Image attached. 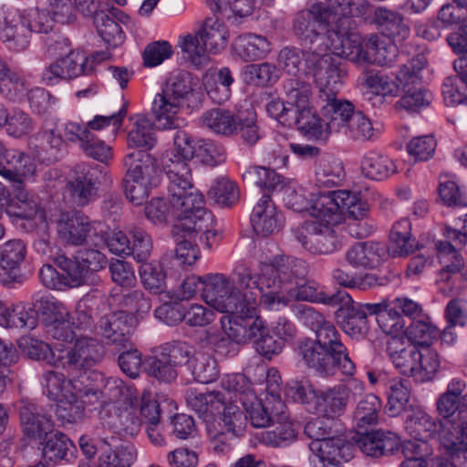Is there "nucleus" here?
<instances>
[{
  "instance_id": "obj_43",
  "label": "nucleus",
  "mask_w": 467,
  "mask_h": 467,
  "mask_svg": "<svg viewBox=\"0 0 467 467\" xmlns=\"http://www.w3.org/2000/svg\"><path fill=\"white\" fill-rule=\"evenodd\" d=\"M418 248L411 238V225L409 220L398 221L391 229L388 251L393 256H407Z\"/></svg>"
},
{
  "instance_id": "obj_14",
  "label": "nucleus",
  "mask_w": 467,
  "mask_h": 467,
  "mask_svg": "<svg viewBox=\"0 0 467 467\" xmlns=\"http://www.w3.org/2000/svg\"><path fill=\"white\" fill-rule=\"evenodd\" d=\"M309 449L315 467H343L341 462L351 460L355 451L354 445L337 434L325 441H312Z\"/></svg>"
},
{
  "instance_id": "obj_26",
  "label": "nucleus",
  "mask_w": 467,
  "mask_h": 467,
  "mask_svg": "<svg viewBox=\"0 0 467 467\" xmlns=\"http://www.w3.org/2000/svg\"><path fill=\"white\" fill-rule=\"evenodd\" d=\"M36 166L28 154L18 150H11L5 161H0V176L12 186H19L35 175Z\"/></svg>"
},
{
  "instance_id": "obj_55",
  "label": "nucleus",
  "mask_w": 467,
  "mask_h": 467,
  "mask_svg": "<svg viewBox=\"0 0 467 467\" xmlns=\"http://www.w3.org/2000/svg\"><path fill=\"white\" fill-rule=\"evenodd\" d=\"M103 452L99 456L100 467H130L135 460V451L132 446H121L112 451L109 437H100Z\"/></svg>"
},
{
  "instance_id": "obj_58",
  "label": "nucleus",
  "mask_w": 467,
  "mask_h": 467,
  "mask_svg": "<svg viewBox=\"0 0 467 467\" xmlns=\"http://www.w3.org/2000/svg\"><path fill=\"white\" fill-rule=\"evenodd\" d=\"M284 90L287 103L294 106L295 109L312 105L313 92L310 83L291 78L285 81Z\"/></svg>"
},
{
  "instance_id": "obj_45",
  "label": "nucleus",
  "mask_w": 467,
  "mask_h": 467,
  "mask_svg": "<svg viewBox=\"0 0 467 467\" xmlns=\"http://www.w3.org/2000/svg\"><path fill=\"white\" fill-rule=\"evenodd\" d=\"M345 171L342 162L331 156L321 157L315 169V182L320 187H335L343 182Z\"/></svg>"
},
{
  "instance_id": "obj_32",
  "label": "nucleus",
  "mask_w": 467,
  "mask_h": 467,
  "mask_svg": "<svg viewBox=\"0 0 467 467\" xmlns=\"http://www.w3.org/2000/svg\"><path fill=\"white\" fill-rule=\"evenodd\" d=\"M199 234H192V236L188 233L181 235H173L176 237L177 246L174 252L166 254L161 258V265L172 267H184L192 265L200 258L201 252L196 244V238Z\"/></svg>"
},
{
  "instance_id": "obj_3",
  "label": "nucleus",
  "mask_w": 467,
  "mask_h": 467,
  "mask_svg": "<svg viewBox=\"0 0 467 467\" xmlns=\"http://www.w3.org/2000/svg\"><path fill=\"white\" fill-rule=\"evenodd\" d=\"M203 94L192 88L190 74L185 71L173 73L166 80L151 104V112L158 125L163 130L179 127L177 114L186 106L196 109L202 104Z\"/></svg>"
},
{
  "instance_id": "obj_54",
  "label": "nucleus",
  "mask_w": 467,
  "mask_h": 467,
  "mask_svg": "<svg viewBox=\"0 0 467 467\" xmlns=\"http://www.w3.org/2000/svg\"><path fill=\"white\" fill-rule=\"evenodd\" d=\"M346 258L354 267H374L380 261L379 245L372 242L358 243L348 251Z\"/></svg>"
},
{
  "instance_id": "obj_17",
  "label": "nucleus",
  "mask_w": 467,
  "mask_h": 467,
  "mask_svg": "<svg viewBox=\"0 0 467 467\" xmlns=\"http://www.w3.org/2000/svg\"><path fill=\"white\" fill-rule=\"evenodd\" d=\"M88 63L89 58L84 52L71 51L44 70L42 74L43 81L47 85H55L61 79L89 74L92 72V66H88Z\"/></svg>"
},
{
  "instance_id": "obj_36",
  "label": "nucleus",
  "mask_w": 467,
  "mask_h": 467,
  "mask_svg": "<svg viewBox=\"0 0 467 467\" xmlns=\"http://www.w3.org/2000/svg\"><path fill=\"white\" fill-rule=\"evenodd\" d=\"M292 118L293 124L306 137L318 140L327 139L326 123L317 116L312 105L294 109Z\"/></svg>"
},
{
  "instance_id": "obj_38",
  "label": "nucleus",
  "mask_w": 467,
  "mask_h": 467,
  "mask_svg": "<svg viewBox=\"0 0 467 467\" xmlns=\"http://www.w3.org/2000/svg\"><path fill=\"white\" fill-rule=\"evenodd\" d=\"M374 21L382 33L394 41L400 42L410 36V27L404 23L402 15L386 7H378L374 12Z\"/></svg>"
},
{
  "instance_id": "obj_15",
  "label": "nucleus",
  "mask_w": 467,
  "mask_h": 467,
  "mask_svg": "<svg viewBox=\"0 0 467 467\" xmlns=\"http://www.w3.org/2000/svg\"><path fill=\"white\" fill-rule=\"evenodd\" d=\"M99 172L98 166L87 163L75 165L66 184V190L74 204L82 207L96 199Z\"/></svg>"
},
{
  "instance_id": "obj_35",
  "label": "nucleus",
  "mask_w": 467,
  "mask_h": 467,
  "mask_svg": "<svg viewBox=\"0 0 467 467\" xmlns=\"http://www.w3.org/2000/svg\"><path fill=\"white\" fill-rule=\"evenodd\" d=\"M233 48L244 61H254L266 57L271 50V43L264 36L247 33L234 40Z\"/></svg>"
},
{
  "instance_id": "obj_64",
  "label": "nucleus",
  "mask_w": 467,
  "mask_h": 467,
  "mask_svg": "<svg viewBox=\"0 0 467 467\" xmlns=\"http://www.w3.org/2000/svg\"><path fill=\"white\" fill-rule=\"evenodd\" d=\"M194 379L202 384L215 380L219 370L214 358L207 354H198L192 358L189 368Z\"/></svg>"
},
{
  "instance_id": "obj_63",
  "label": "nucleus",
  "mask_w": 467,
  "mask_h": 467,
  "mask_svg": "<svg viewBox=\"0 0 467 467\" xmlns=\"http://www.w3.org/2000/svg\"><path fill=\"white\" fill-rule=\"evenodd\" d=\"M242 405L249 418L251 424L255 428H265L270 425L273 416L267 411L262 401L257 399L254 391H248L242 400Z\"/></svg>"
},
{
  "instance_id": "obj_60",
  "label": "nucleus",
  "mask_w": 467,
  "mask_h": 467,
  "mask_svg": "<svg viewBox=\"0 0 467 467\" xmlns=\"http://www.w3.org/2000/svg\"><path fill=\"white\" fill-rule=\"evenodd\" d=\"M406 334L412 345L429 348L439 337L440 330L426 317L412 321Z\"/></svg>"
},
{
  "instance_id": "obj_23",
  "label": "nucleus",
  "mask_w": 467,
  "mask_h": 467,
  "mask_svg": "<svg viewBox=\"0 0 467 467\" xmlns=\"http://www.w3.org/2000/svg\"><path fill=\"white\" fill-rule=\"evenodd\" d=\"M341 190L319 194L310 207V214L320 225L337 226L345 221L343 202H339L338 193Z\"/></svg>"
},
{
  "instance_id": "obj_18",
  "label": "nucleus",
  "mask_w": 467,
  "mask_h": 467,
  "mask_svg": "<svg viewBox=\"0 0 467 467\" xmlns=\"http://www.w3.org/2000/svg\"><path fill=\"white\" fill-rule=\"evenodd\" d=\"M0 40L9 50L16 52L24 51L29 47V29L26 27L21 9L5 11L0 18Z\"/></svg>"
},
{
  "instance_id": "obj_25",
  "label": "nucleus",
  "mask_w": 467,
  "mask_h": 467,
  "mask_svg": "<svg viewBox=\"0 0 467 467\" xmlns=\"http://www.w3.org/2000/svg\"><path fill=\"white\" fill-rule=\"evenodd\" d=\"M322 103V112L327 119L326 127L327 137L331 133H343L348 124V120L355 114L354 106L347 100L337 99L334 96L319 95Z\"/></svg>"
},
{
  "instance_id": "obj_59",
  "label": "nucleus",
  "mask_w": 467,
  "mask_h": 467,
  "mask_svg": "<svg viewBox=\"0 0 467 467\" xmlns=\"http://www.w3.org/2000/svg\"><path fill=\"white\" fill-rule=\"evenodd\" d=\"M440 364L437 351L429 348L423 350L419 349L414 380L421 383L432 380L439 370Z\"/></svg>"
},
{
  "instance_id": "obj_4",
  "label": "nucleus",
  "mask_w": 467,
  "mask_h": 467,
  "mask_svg": "<svg viewBox=\"0 0 467 467\" xmlns=\"http://www.w3.org/2000/svg\"><path fill=\"white\" fill-rule=\"evenodd\" d=\"M307 274L305 261L289 256L276 258L274 264H264L256 272L261 304L272 309L275 304H285L284 293Z\"/></svg>"
},
{
  "instance_id": "obj_51",
  "label": "nucleus",
  "mask_w": 467,
  "mask_h": 467,
  "mask_svg": "<svg viewBox=\"0 0 467 467\" xmlns=\"http://www.w3.org/2000/svg\"><path fill=\"white\" fill-rule=\"evenodd\" d=\"M253 317L252 316H248ZM241 323L237 321H230L229 331L227 332L229 337H231L234 341L237 343H246L248 340H252L254 344V339L262 337L265 332H267L268 328L263 319L260 317H256L254 319L252 318H244L245 317H241Z\"/></svg>"
},
{
  "instance_id": "obj_6",
  "label": "nucleus",
  "mask_w": 467,
  "mask_h": 467,
  "mask_svg": "<svg viewBox=\"0 0 467 467\" xmlns=\"http://www.w3.org/2000/svg\"><path fill=\"white\" fill-rule=\"evenodd\" d=\"M127 168L122 184L127 199L135 205L142 204L152 188L160 182L156 160L145 150H133L123 159Z\"/></svg>"
},
{
  "instance_id": "obj_29",
  "label": "nucleus",
  "mask_w": 467,
  "mask_h": 467,
  "mask_svg": "<svg viewBox=\"0 0 467 467\" xmlns=\"http://www.w3.org/2000/svg\"><path fill=\"white\" fill-rule=\"evenodd\" d=\"M251 224L257 235L268 236L279 231L282 226V215L268 194H264L251 213Z\"/></svg>"
},
{
  "instance_id": "obj_28",
  "label": "nucleus",
  "mask_w": 467,
  "mask_h": 467,
  "mask_svg": "<svg viewBox=\"0 0 467 467\" xmlns=\"http://www.w3.org/2000/svg\"><path fill=\"white\" fill-rule=\"evenodd\" d=\"M360 451L370 457L378 458L387 454H392L400 449V438L391 431H358L356 440Z\"/></svg>"
},
{
  "instance_id": "obj_40",
  "label": "nucleus",
  "mask_w": 467,
  "mask_h": 467,
  "mask_svg": "<svg viewBox=\"0 0 467 467\" xmlns=\"http://www.w3.org/2000/svg\"><path fill=\"white\" fill-rule=\"evenodd\" d=\"M75 446L67 435L56 431L47 435L39 442V449L46 460L57 463L60 461H69Z\"/></svg>"
},
{
  "instance_id": "obj_7",
  "label": "nucleus",
  "mask_w": 467,
  "mask_h": 467,
  "mask_svg": "<svg viewBox=\"0 0 467 467\" xmlns=\"http://www.w3.org/2000/svg\"><path fill=\"white\" fill-rule=\"evenodd\" d=\"M330 15L323 4H315L309 9L297 13L293 30L307 51H328L331 32Z\"/></svg>"
},
{
  "instance_id": "obj_39",
  "label": "nucleus",
  "mask_w": 467,
  "mask_h": 467,
  "mask_svg": "<svg viewBox=\"0 0 467 467\" xmlns=\"http://www.w3.org/2000/svg\"><path fill=\"white\" fill-rule=\"evenodd\" d=\"M233 398V396L226 398L223 393L218 390L203 393L192 388L188 389L185 393L187 405L200 416L219 410L228 400H231Z\"/></svg>"
},
{
  "instance_id": "obj_8",
  "label": "nucleus",
  "mask_w": 467,
  "mask_h": 467,
  "mask_svg": "<svg viewBox=\"0 0 467 467\" xmlns=\"http://www.w3.org/2000/svg\"><path fill=\"white\" fill-rule=\"evenodd\" d=\"M306 69L313 75L320 95L337 94L348 76L347 64L340 57L322 50L307 51Z\"/></svg>"
},
{
  "instance_id": "obj_48",
  "label": "nucleus",
  "mask_w": 467,
  "mask_h": 467,
  "mask_svg": "<svg viewBox=\"0 0 467 467\" xmlns=\"http://www.w3.org/2000/svg\"><path fill=\"white\" fill-rule=\"evenodd\" d=\"M203 126L216 134L233 136L237 134L236 114L223 109H212L202 116Z\"/></svg>"
},
{
  "instance_id": "obj_62",
  "label": "nucleus",
  "mask_w": 467,
  "mask_h": 467,
  "mask_svg": "<svg viewBox=\"0 0 467 467\" xmlns=\"http://www.w3.org/2000/svg\"><path fill=\"white\" fill-rule=\"evenodd\" d=\"M244 75L248 84L257 87L272 85L279 78L278 69L274 64L268 62L245 66Z\"/></svg>"
},
{
  "instance_id": "obj_21",
  "label": "nucleus",
  "mask_w": 467,
  "mask_h": 467,
  "mask_svg": "<svg viewBox=\"0 0 467 467\" xmlns=\"http://www.w3.org/2000/svg\"><path fill=\"white\" fill-rule=\"evenodd\" d=\"M26 245L21 239H11L0 245V283L20 281L21 265L26 257Z\"/></svg>"
},
{
  "instance_id": "obj_47",
  "label": "nucleus",
  "mask_w": 467,
  "mask_h": 467,
  "mask_svg": "<svg viewBox=\"0 0 467 467\" xmlns=\"http://www.w3.org/2000/svg\"><path fill=\"white\" fill-rule=\"evenodd\" d=\"M462 426H455L451 420H439V428L436 436L441 445L447 451L451 458L461 453L467 452V446L462 442L466 441L464 435L461 433Z\"/></svg>"
},
{
  "instance_id": "obj_41",
  "label": "nucleus",
  "mask_w": 467,
  "mask_h": 467,
  "mask_svg": "<svg viewBox=\"0 0 467 467\" xmlns=\"http://www.w3.org/2000/svg\"><path fill=\"white\" fill-rule=\"evenodd\" d=\"M388 397L387 409L391 416H397L406 410L411 397L410 380L402 378H392L385 383Z\"/></svg>"
},
{
  "instance_id": "obj_33",
  "label": "nucleus",
  "mask_w": 467,
  "mask_h": 467,
  "mask_svg": "<svg viewBox=\"0 0 467 467\" xmlns=\"http://www.w3.org/2000/svg\"><path fill=\"white\" fill-rule=\"evenodd\" d=\"M291 297L301 301H309L316 303H323L331 306H337V300L348 299L345 290H338L332 295H327L323 291V287L313 280H299L295 286L289 287L285 292Z\"/></svg>"
},
{
  "instance_id": "obj_2",
  "label": "nucleus",
  "mask_w": 467,
  "mask_h": 467,
  "mask_svg": "<svg viewBox=\"0 0 467 467\" xmlns=\"http://www.w3.org/2000/svg\"><path fill=\"white\" fill-rule=\"evenodd\" d=\"M257 279L256 272L243 264L236 265L230 275L208 274L203 276L202 297L219 312L252 316L261 303Z\"/></svg>"
},
{
  "instance_id": "obj_1",
  "label": "nucleus",
  "mask_w": 467,
  "mask_h": 467,
  "mask_svg": "<svg viewBox=\"0 0 467 467\" xmlns=\"http://www.w3.org/2000/svg\"><path fill=\"white\" fill-rule=\"evenodd\" d=\"M299 317L315 333V338L304 337L296 345V354L305 366L321 377L332 376L337 369L353 376L355 363L333 322L311 306H303Z\"/></svg>"
},
{
  "instance_id": "obj_34",
  "label": "nucleus",
  "mask_w": 467,
  "mask_h": 467,
  "mask_svg": "<svg viewBox=\"0 0 467 467\" xmlns=\"http://www.w3.org/2000/svg\"><path fill=\"white\" fill-rule=\"evenodd\" d=\"M387 354L395 368L403 375L414 379L419 348L414 345L405 347L400 337H390L387 342Z\"/></svg>"
},
{
  "instance_id": "obj_27",
  "label": "nucleus",
  "mask_w": 467,
  "mask_h": 467,
  "mask_svg": "<svg viewBox=\"0 0 467 467\" xmlns=\"http://www.w3.org/2000/svg\"><path fill=\"white\" fill-rule=\"evenodd\" d=\"M191 161L171 152L163 156L162 167L168 178L169 195L180 194L182 190L191 189L192 184Z\"/></svg>"
},
{
  "instance_id": "obj_24",
  "label": "nucleus",
  "mask_w": 467,
  "mask_h": 467,
  "mask_svg": "<svg viewBox=\"0 0 467 467\" xmlns=\"http://www.w3.org/2000/svg\"><path fill=\"white\" fill-rule=\"evenodd\" d=\"M93 229L89 218L78 212L62 213L57 223L59 238L73 245L83 244Z\"/></svg>"
},
{
  "instance_id": "obj_37",
  "label": "nucleus",
  "mask_w": 467,
  "mask_h": 467,
  "mask_svg": "<svg viewBox=\"0 0 467 467\" xmlns=\"http://www.w3.org/2000/svg\"><path fill=\"white\" fill-rule=\"evenodd\" d=\"M85 391L66 394L65 400H57L56 415L62 423H75L80 420L85 413V404L89 403V400H95L92 395H85Z\"/></svg>"
},
{
  "instance_id": "obj_20",
  "label": "nucleus",
  "mask_w": 467,
  "mask_h": 467,
  "mask_svg": "<svg viewBox=\"0 0 467 467\" xmlns=\"http://www.w3.org/2000/svg\"><path fill=\"white\" fill-rule=\"evenodd\" d=\"M19 418L23 433L38 443L53 431L51 415L35 403H23L19 409Z\"/></svg>"
},
{
  "instance_id": "obj_19",
  "label": "nucleus",
  "mask_w": 467,
  "mask_h": 467,
  "mask_svg": "<svg viewBox=\"0 0 467 467\" xmlns=\"http://www.w3.org/2000/svg\"><path fill=\"white\" fill-rule=\"evenodd\" d=\"M134 327V317L126 311L109 313L99 321V333L107 344L125 348Z\"/></svg>"
},
{
  "instance_id": "obj_9",
  "label": "nucleus",
  "mask_w": 467,
  "mask_h": 467,
  "mask_svg": "<svg viewBox=\"0 0 467 467\" xmlns=\"http://www.w3.org/2000/svg\"><path fill=\"white\" fill-rule=\"evenodd\" d=\"M367 49V38L364 39L356 30V23L349 16L338 17L329 34L328 50L336 57L363 66Z\"/></svg>"
},
{
  "instance_id": "obj_10",
  "label": "nucleus",
  "mask_w": 467,
  "mask_h": 467,
  "mask_svg": "<svg viewBox=\"0 0 467 467\" xmlns=\"http://www.w3.org/2000/svg\"><path fill=\"white\" fill-rule=\"evenodd\" d=\"M436 249L442 265L437 279L439 291L446 296H459L467 288L463 258L451 243L439 241Z\"/></svg>"
},
{
  "instance_id": "obj_12",
  "label": "nucleus",
  "mask_w": 467,
  "mask_h": 467,
  "mask_svg": "<svg viewBox=\"0 0 467 467\" xmlns=\"http://www.w3.org/2000/svg\"><path fill=\"white\" fill-rule=\"evenodd\" d=\"M364 383L357 379H348L344 384H337L316 395V410L320 416L333 420L341 416L351 396L360 395Z\"/></svg>"
},
{
  "instance_id": "obj_11",
  "label": "nucleus",
  "mask_w": 467,
  "mask_h": 467,
  "mask_svg": "<svg viewBox=\"0 0 467 467\" xmlns=\"http://www.w3.org/2000/svg\"><path fill=\"white\" fill-rule=\"evenodd\" d=\"M104 358V347L91 337H78L72 347L58 357V366L68 376L82 375L99 364Z\"/></svg>"
},
{
  "instance_id": "obj_30",
  "label": "nucleus",
  "mask_w": 467,
  "mask_h": 467,
  "mask_svg": "<svg viewBox=\"0 0 467 467\" xmlns=\"http://www.w3.org/2000/svg\"><path fill=\"white\" fill-rule=\"evenodd\" d=\"M30 148L41 163L49 165L62 157L64 140L55 129L43 130L31 139Z\"/></svg>"
},
{
  "instance_id": "obj_61",
  "label": "nucleus",
  "mask_w": 467,
  "mask_h": 467,
  "mask_svg": "<svg viewBox=\"0 0 467 467\" xmlns=\"http://www.w3.org/2000/svg\"><path fill=\"white\" fill-rule=\"evenodd\" d=\"M379 132V126H374L367 116L360 111H357L348 120L343 134L355 140L366 141L372 140Z\"/></svg>"
},
{
  "instance_id": "obj_31",
  "label": "nucleus",
  "mask_w": 467,
  "mask_h": 467,
  "mask_svg": "<svg viewBox=\"0 0 467 467\" xmlns=\"http://www.w3.org/2000/svg\"><path fill=\"white\" fill-rule=\"evenodd\" d=\"M44 386L49 399L53 400H65L66 394L72 393L73 391L84 392L85 395H92L95 400H89L90 403L96 401L99 393L88 386H80L78 382L71 379L66 381L65 375L57 371H47L43 374Z\"/></svg>"
},
{
  "instance_id": "obj_53",
  "label": "nucleus",
  "mask_w": 467,
  "mask_h": 467,
  "mask_svg": "<svg viewBox=\"0 0 467 467\" xmlns=\"http://www.w3.org/2000/svg\"><path fill=\"white\" fill-rule=\"evenodd\" d=\"M397 52L396 45H387L379 39V36L371 34L367 37L365 56H368V60L364 59V65L390 66L396 57Z\"/></svg>"
},
{
  "instance_id": "obj_52",
  "label": "nucleus",
  "mask_w": 467,
  "mask_h": 467,
  "mask_svg": "<svg viewBox=\"0 0 467 467\" xmlns=\"http://www.w3.org/2000/svg\"><path fill=\"white\" fill-rule=\"evenodd\" d=\"M363 174L371 180L381 181L396 171L394 162L386 155L377 151L368 152L362 159Z\"/></svg>"
},
{
  "instance_id": "obj_16",
  "label": "nucleus",
  "mask_w": 467,
  "mask_h": 467,
  "mask_svg": "<svg viewBox=\"0 0 467 467\" xmlns=\"http://www.w3.org/2000/svg\"><path fill=\"white\" fill-rule=\"evenodd\" d=\"M296 237L312 254H328L342 247L334 226L305 223L302 229L296 233Z\"/></svg>"
},
{
  "instance_id": "obj_42",
  "label": "nucleus",
  "mask_w": 467,
  "mask_h": 467,
  "mask_svg": "<svg viewBox=\"0 0 467 467\" xmlns=\"http://www.w3.org/2000/svg\"><path fill=\"white\" fill-rule=\"evenodd\" d=\"M133 120V127L128 133V146L137 150L152 149L157 141L153 123L144 115H137Z\"/></svg>"
},
{
  "instance_id": "obj_44",
  "label": "nucleus",
  "mask_w": 467,
  "mask_h": 467,
  "mask_svg": "<svg viewBox=\"0 0 467 467\" xmlns=\"http://www.w3.org/2000/svg\"><path fill=\"white\" fill-rule=\"evenodd\" d=\"M439 422L421 409L412 410L405 421L407 432L415 440L426 441L436 437Z\"/></svg>"
},
{
  "instance_id": "obj_57",
  "label": "nucleus",
  "mask_w": 467,
  "mask_h": 467,
  "mask_svg": "<svg viewBox=\"0 0 467 467\" xmlns=\"http://www.w3.org/2000/svg\"><path fill=\"white\" fill-rule=\"evenodd\" d=\"M94 23L99 35L110 47H118L125 38L120 26L114 18L103 11L95 13Z\"/></svg>"
},
{
  "instance_id": "obj_5",
  "label": "nucleus",
  "mask_w": 467,
  "mask_h": 467,
  "mask_svg": "<svg viewBox=\"0 0 467 467\" xmlns=\"http://www.w3.org/2000/svg\"><path fill=\"white\" fill-rule=\"evenodd\" d=\"M173 206L172 235L188 233L207 234L214 224L213 215L205 207L204 196L193 187L182 190L180 194L169 195Z\"/></svg>"
},
{
  "instance_id": "obj_13",
  "label": "nucleus",
  "mask_w": 467,
  "mask_h": 467,
  "mask_svg": "<svg viewBox=\"0 0 467 467\" xmlns=\"http://www.w3.org/2000/svg\"><path fill=\"white\" fill-rule=\"evenodd\" d=\"M36 315L40 313L47 332L55 339L68 341L73 338L69 328V311L63 303L50 296H41L34 303Z\"/></svg>"
},
{
  "instance_id": "obj_22",
  "label": "nucleus",
  "mask_w": 467,
  "mask_h": 467,
  "mask_svg": "<svg viewBox=\"0 0 467 467\" xmlns=\"http://www.w3.org/2000/svg\"><path fill=\"white\" fill-rule=\"evenodd\" d=\"M348 299L337 300V317H342L341 327L343 331L352 338L362 339L369 330L368 316L360 306H356V302L351 296L346 291Z\"/></svg>"
},
{
  "instance_id": "obj_56",
  "label": "nucleus",
  "mask_w": 467,
  "mask_h": 467,
  "mask_svg": "<svg viewBox=\"0 0 467 467\" xmlns=\"http://www.w3.org/2000/svg\"><path fill=\"white\" fill-rule=\"evenodd\" d=\"M55 264L62 271L65 289L67 287H78L85 283L88 273L78 256L73 260L64 254L59 255L56 257Z\"/></svg>"
},
{
  "instance_id": "obj_49",
  "label": "nucleus",
  "mask_w": 467,
  "mask_h": 467,
  "mask_svg": "<svg viewBox=\"0 0 467 467\" xmlns=\"http://www.w3.org/2000/svg\"><path fill=\"white\" fill-rule=\"evenodd\" d=\"M381 410V402L374 394H367L357 404L353 420L358 431H367L379 421V413Z\"/></svg>"
},
{
  "instance_id": "obj_46",
  "label": "nucleus",
  "mask_w": 467,
  "mask_h": 467,
  "mask_svg": "<svg viewBox=\"0 0 467 467\" xmlns=\"http://www.w3.org/2000/svg\"><path fill=\"white\" fill-rule=\"evenodd\" d=\"M0 128H5L6 133L14 138H22L34 130V121L28 113L20 109H0Z\"/></svg>"
},
{
  "instance_id": "obj_50",
  "label": "nucleus",
  "mask_w": 467,
  "mask_h": 467,
  "mask_svg": "<svg viewBox=\"0 0 467 467\" xmlns=\"http://www.w3.org/2000/svg\"><path fill=\"white\" fill-rule=\"evenodd\" d=\"M199 35L208 50L213 53L224 49L229 40L227 27L216 17L206 18L199 30Z\"/></svg>"
}]
</instances>
